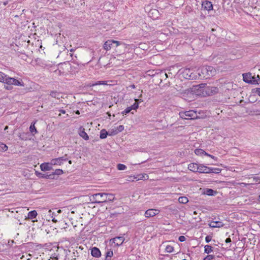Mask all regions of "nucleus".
<instances>
[{
    "instance_id": "1",
    "label": "nucleus",
    "mask_w": 260,
    "mask_h": 260,
    "mask_svg": "<svg viewBox=\"0 0 260 260\" xmlns=\"http://www.w3.org/2000/svg\"><path fill=\"white\" fill-rule=\"evenodd\" d=\"M191 90L193 94L198 96H206L211 94V88L207 83H202L199 85H194Z\"/></svg>"
},
{
    "instance_id": "2",
    "label": "nucleus",
    "mask_w": 260,
    "mask_h": 260,
    "mask_svg": "<svg viewBox=\"0 0 260 260\" xmlns=\"http://www.w3.org/2000/svg\"><path fill=\"white\" fill-rule=\"evenodd\" d=\"M115 199V196L112 193L100 192L92 195V202L100 204L109 201H113Z\"/></svg>"
},
{
    "instance_id": "3",
    "label": "nucleus",
    "mask_w": 260,
    "mask_h": 260,
    "mask_svg": "<svg viewBox=\"0 0 260 260\" xmlns=\"http://www.w3.org/2000/svg\"><path fill=\"white\" fill-rule=\"evenodd\" d=\"M179 116L182 119H194L198 117L196 112L193 110L181 112L179 113Z\"/></svg>"
},
{
    "instance_id": "4",
    "label": "nucleus",
    "mask_w": 260,
    "mask_h": 260,
    "mask_svg": "<svg viewBox=\"0 0 260 260\" xmlns=\"http://www.w3.org/2000/svg\"><path fill=\"white\" fill-rule=\"evenodd\" d=\"M6 81L5 84L8 85L24 86V84L22 79L17 80L14 78H11L8 76Z\"/></svg>"
},
{
    "instance_id": "5",
    "label": "nucleus",
    "mask_w": 260,
    "mask_h": 260,
    "mask_svg": "<svg viewBox=\"0 0 260 260\" xmlns=\"http://www.w3.org/2000/svg\"><path fill=\"white\" fill-rule=\"evenodd\" d=\"M120 44V42L119 41L113 40H109L105 42L104 48L106 50H109L114 47H117Z\"/></svg>"
},
{
    "instance_id": "6",
    "label": "nucleus",
    "mask_w": 260,
    "mask_h": 260,
    "mask_svg": "<svg viewBox=\"0 0 260 260\" xmlns=\"http://www.w3.org/2000/svg\"><path fill=\"white\" fill-rule=\"evenodd\" d=\"M211 10V2L209 1H204L202 2V11L205 12V14L207 15L206 12L208 13V16H210L209 14L210 11Z\"/></svg>"
},
{
    "instance_id": "7",
    "label": "nucleus",
    "mask_w": 260,
    "mask_h": 260,
    "mask_svg": "<svg viewBox=\"0 0 260 260\" xmlns=\"http://www.w3.org/2000/svg\"><path fill=\"white\" fill-rule=\"evenodd\" d=\"M68 160L67 158H66L64 156L60 157L58 158H55L54 159H52L50 161V165L51 166L53 165H61L63 164V161H66Z\"/></svg>"
},
{
    "instance_id": "8",
    "label": "nucleus",
    "mask_w": 260,
    "mask_h": 260,
    "mask_svg": "<svg viewBox=\"0 0 260 260\" xmlns=\"http://www.w3.org/2000/svg\"><path fill=\"white\" fill-rule=\"evenodd\" d=\"M251 74L250 73H245L243 74V81L248 83H251L253 84H258L259 83L257 80H256L254 78H252V80H249L246 79L247 76H250Z\"/></svg>"
},
{
    "instance_id": "9",
    "label": "nucleus",
    "mask_w": 260,
    "mask_h": 260,
    "mask_svg": "<svg viewBox=\"0 0 260 260\" xmlns=\"http://www.w3.org/2000/svg\"><path fill=\"white\" fill-rule=\"evenodd\" d=\"M158 213L159 210L151 209L146 210L145 212L144 215L146 217L149 218L155 216L156 215L158 214Z\"/></svg>"
},
{
    "instance_id": "10",
    "label": "nucleus",
    "mask_w": 260,
    "mask_h": 260,
    "mask_svg": "<svg viewBox=\"0 0 260 260\" xmlns=\"http://www.w3.org/2000/svg\"><path fill=\"white\" fill-rule=\"evenodd\" d=\"M78 134L79 136L85 140H88L89 137L87 134L85 132V128L83 126H80L79 128Z\"/></svg>"
},
{
    "instance_id": "11",
    "label": "nucleus",
    "mask_w": 260,
    "mask_h": 260,
    "mask_svg": "<svg viewBox=\"0 0 260 260\" xmlns=\"http://www.w3.org/2000/svg\"><path fill=\"white\" fill-rule=\"evenodd\" d=\"M200 164L197 163H191L188 165V169L194 172H199L200 169Z\"/></svg>"
},
{
    "instance_id": "12",
    "label": "nucleus",
    "mask_w": 260,
    "mask_h": 260,
    "mask_svg": "<svg viewBox=\"0 0 260 260\" xmlns=\"http://www.w3.org/2000/svg\"><path fill=\"white\" fill-rule=\"evenodd\" d=\"M91 254L93 257L98 258L101 256V252L98 248L94 247L91 249Z\"/></svg>"
},
{
    "instance_id": "13",
    "label": "nucleus",
    "mask_w": 260,
    "mask_h": 260,
    "mask_svg": "<svg viewBox=\"0 0 260 260\" xmlns=\"http://www.w3.org/2000/svg\"><path fill=\"white\" fill-rule=\"evenodd\" d=\"M199 172L201 173H211V168L200 164Z\"/></svg>"
},
{
    "instance_id": "14",
    "label": "nucleus",
    "mask_w": 260,
    "mask_h": 260,
    "mask_svg": "<svg viewBox=\"0 0 260 260\" xmlns=\"http://www.w3.org/2000/svg\"><path fill=\"white\" fill-rule=\"evenodd\" d=\"M124 241V238L123 237H116L112 239V242L115 244L117 246L121 245Z\"/></svg>"
},
{
    "instance_id": "15",
    "label": "nucleus",
    "mask_w": 260,
    "mask_h": 260,
    "mask_svg": "<svg viewBox=\"0 0 260 260\" xmlns=\"http://www.w3.org/2000/svg\"><path fill=\"white\" fill-rule=\"evenodd\" d=\"M40 168L43 171H50L52 169V166L50 163L44 162L40 165Z\"/></svg>"
},
{
    "instance_id": "16",
    "label": "nucleus",
    "mask_w": 260,
    "mask_h": 260,
    "mask_svg": "<svg viewBox=\"0 0 260 260\" xmlns=\"http://www.w3.org/2000/svg\"><path fill=\"white\" fill-rule=\"evenodd\" d=\"M191 70L190 69H185L183 72V75L186 79H191L193 78Z\"/></svg>"
},
{
    "instance_id": "17",
    "label": "nucleus",
    "mask_w": 260,
    "mask_h": 260,
    "mask_svg": "<svg viewBox=\"0 0 260 260\" xmlns=\"http://www.w3.org/2000/svg\"><path fill=\"white\" fill-rule=\"evenodd\" d=\"M144 176L141 177V175H138L137 176H128L126 180L129 182L134 181L135 180H139L142 179Z\"/></svg>"
},
{
    "instance_id": "18",
    "label": "nucleus",
    "mask_w": 260,
    "mask_h": 260,
    "mask_svg": "<svg viewBox=\"0 0 260 260\" xmlns=\"http://www.w3.org/2000/svg\"><path fill=\"white\" fill-rule=\"evenodd\" d=\"M215 218H212V230L214 228H220L224 225V224L221 221H215Z\"/></svg>"
},
{
    "instance_id": "19",
    "label": "nucleus",
    "mask_w": 260,
    "mask_h": 260,
    "mask_svg": "<svg viewBox=\"0 0 260 260\" xmlns=\"http://www.w3.org/2000/svg\"><path fill=\"white\" fill-rule=\"evenodd\" d=\"M194 153L197 155H208L209 156L211 157V155L210 154H208L206 153L204 150L202 149H196L194 150Z\"/></svg>"
},
{
    "instance_id": "20",
    "label": "nucleus",
    "mask_w": 260,
    "mask_h": 260,
    "mask_svg": "<svg viewBox=\"0 0 260 260\" xmlns=\"http://www.w3.org/2000/svg\"><path fill=\"white\" fill-rule=\"evenodd\" d=\"M216 164L212 162V174H219L222 169L220 168L216 167Z\"/></svg>"
},
{
    "instance_id": "21",
    "label": "nucleus",
    "mask_w": 260,
    "mask_h": 260,
    "mask_svg": "<svg viewBox=\"0 0 260 260\" xmlns=\"http://www.w3.org/2000/svg\"><path fill=\"white\" fill-rule=\"evenodd\" d=\"M37 212L36 210H32L28 212L27 218L29 219H33L37 216Z\"/></svg>"
},
{
    "instance_id": "22",
    "label": "nucleus",
    "mask_w": 260,
    "mask_h": 260,
    "mask_svg": "<svg viewBox=\"0 0 260 260\" xmlns=\"http://www.w3.org/2000/svg\"><path fill=\"white\" fill-rule=\"evenodd\" d=\"M36 122V121L32 122L29 127V131L31 132V133L33 135H34L35 134L38 133V131L35 127V125Z\"/></svg>"
},
{
    "instance_id": "23",
    "label": "nucleus",
    "mask_w": 260,
    "mask_h": 260,
    "mask_svg": "<svg viewBox=\"0 0 260 260\" xmlns=\"http://www.w3.org/2000/svg\"><path fill=\"white\" fill-rule=\"evenodd\" d=\"M108 135H109V133L105 129H103L101 131L100 136L101 139H105Z\"/></svg>"
},
{
    "instance_id": "24",
    "label": "nucleus",
    "mask_w": 260,
    "mask_h": 260,
    "mask_svg": "<svg viewBox=\"0 0 260 260\" xmlns=\"http://www.w3.org/2000/svg\"><path fill=\"white\" fill-rule=\"evenodd\" d=\"M8 76L2 72H0V82L5 83Z\"/></svg>"
},
{
    "instance_id": "25",
    "label": "nucleus",
    "mask_w": 260,
    "mask_h": 260,
    "mask_svg": "<svg viewBox=\"0 0 260 260\" xmlns=\"http://www.w3.org/2000/svg\"><path fill=\"white\" fill-rule=\"evenodd\" d=\"M50 96L52 98H56L57 99H59L61 96L60 93L55 91H52L50 93Z\"/></svg>"
},
{
    "instance_id": "26",
    "label": "nucleus",
    "mask_w": 260,
    "mask_h": 260,
    "mask_svg": "<svg viewBox=\"0 0 260 260\" xmlns=\"http://www.w3.org/2000/svg\"><path fill=\"white\" fill-rule=\"evenodd\" d=\"M28 133H23L22 134H20L19 135V137L20 140L26 141L28 139Z\"/></svg>"
},
{
    "instance_id": "27",
    "label": "nucleus",
    "mask_w": 260,
    "mask_h": 260,
    "mask_svg": "<svg viewBox=\"0 0 260 260\" xmlns=\"http://www.w3.org/2000/svg\"><path fill=\"white\" fill-rule=\"evenodd\" d=\"M178 201L180 203L185 204L188 202V200L186 197H180L178 199Z\"/></svg>"
},
{
    "instance_id": "28",
    "label": "nucleus",
    "mask_w": 260,
    "mask_h": 260,
    "mask_svg": "<svg viewBox=\"0 0 260 260\" xmlns=\"http://www.w3.org/2000/svg\"><path fill=\"white\" fill-rule=\"evenodd\" d=\"M8 150V146L4 144V143H0V151H6Z\"/></svg>"
},
{
    "instance_id": "29",
    "label": "nucleus",
    "mask_w": 260,
    "mask_h": 260,
    "mask_svg": "<svg viewBox=\"0 0 260 260\" xmlns=\"http://www.w3.org/2000/svg\"><path fill=\"white\" fill-rule=\"evenodd\" d=\"M56 178L58 177L59 175H60L63 173V171L61 169H56L54 172H53Z\"/></svg>"
},
{
    "instance_id": "30",
    "label": "nucleus",
    "mask_w": 260,
    "mask_h": 260,
    "mask_svg": "<svg viewBox=\"0 0 260 260\" xmlns=\"http://www.w3.org/2000/svg\"><path fill=\"white\" fill-rule=\"evenodd\" d=\"M214 7H215V8H213V5H212V11L214 10L215 14L216 15H217L218 14V13H220V11L219 10V5H215Z\"/></svg>"
},
{
    "instance_id": "31",
    "label": "nucleus",
    "mask_w": 260,
    "mask_h": 260,
    "mask_svg": "<svg viewBox=\"0 0 260 260\" xmlns=\"http://www.w3.org/2000/svg\"><path fill=\"white\" fill-rule=\"evenodd\" d=\"M211 252V245H206L205 246V253L209 254Z\"/></svg>"
},
{
    "instance_id": "32",
    "label": "nucleus",
    "mask_w": 260,
    "mask_h": 260,
    "mask_svg": "<svg viewBox=\"0 0 260 260\" xmlns=\"http://www.w3.org/2000/svg\"><path fill=\"white\" fill-rule=\"evenodd\" d=\"M117 168L118 170H124L126 168V167L123 164H119L117 166Z\"/></svg>"
},
{
    "instance_id": "33",
    "label": "nucleus",
    "mask_w": 260,
    "mask_h": 260,
    "mask_svg": "<svg viewBox=\"0 0 260 260\" xmlns=\"http://www.w3.org/2000/svg\"><path fill=\"white\" fill-rule=\"evenodd\" d=\"M113 253V251H111V250H108L107 251L106 253V260H108L107 258L108 257H111L112 256Z\"/></svg>"
},
{
    "instance_id": "34",
    "label": "nucleus",
    "mask_w": 260,
    "mask_h": 260,
    "mask_svg": "<svg viewBox=\"0 0 260 260\" xmlns=\"http://www.w3.org/2000/svg\"><path fill=\"white\" fill-rule=\"evenodd\" d=\"M174 247L171 245H168L166 248V251L168 253L173 252Z\"/></svg>"
},
{
    "instance_id": "35",
    "label": "nucleus",
    "mask_w": 260,
    "mask_h": 260,
    "mask_svg": "<svg viewBox=\"0 0 260 260\" xmlns=\"http://www.w3.org/2000/svg\"><path fill=\"white\" fill-rule=\"evenodd\" d=\"M132 111L129 107L126 108L124 111L121 112V114L124 115L129 113Z\"/></svg>"
},
{
    "instance_id": "36",
    "label": "nucleus",
    "mask_w": 260,
    "mask_h": 260,
    "mask_svg": "<svg viewBox=\"0 0 260 260\" xmlns=\"http://www.w3.org/2000/svg\"><path fill=\"white\" fill-rule=\"evenodd\" d=\"M203 193L208 196H211V188L205 189Z\"/></svg>"
},
{
    "instance_id": "37",
    "label": "nucleus",
    "mask_w": 260,
    "mask_h": 260,
    "mask_svg": "<svg viewBox=\"0 0 260 260\" xmlns=\"http://www.w3.org/2000/svg\"><path fill=\"white\" fill-rule=\"evenodd\" d=\"M252 93H256L260 96V88H255L252 89Z\"/></svg>"
},
{
    "instance_id": "38",
    "label": "nucleus",
    "mask_w": 260,
    "mask_h": 260,
    "mask_svg": "<svg viewBox=\"0 0 260 260\" xmlns=\"http://www.w3.org/2000/svg\"><path fill=\"white\" fill-rule=\"evenodd\" d=\"M108 133L109 136H114L117 135L118 134V132H117L116 129H112L111 131H109Z\"/></svg>"
},
{
    "instance_id": "39",
    "label": "nucleus",
    "mask_w": 260,
    "mask_h": 260,
    "mask_svg": "<svg viewBox=\"0 0 260 260\" xmlns=\"http://www.w3.org/2000/svg\"><path fill=\"white\" fill-rule=\"evenodd\" d=\"M129 107L131 108L132 110H137L139 107L138 103L137 102H135V103Z\"/></svg>"
},
{
    "instance_id": "40",
    "label": "nucleus",
    "mask_w": 260,
    "mask_h": 260,
    "mask_svg": "<svg viewBox=\"0 0 260 260\" xmlns=\"http://www.w3.org/2000/svg\"><path fill=\"white\" fill-rule=\"evenodd\" d=\"M50 215L51 216V218H52V221L54 222V223H56L57 222V219H56L55 218V216L56 215V213L55 212H52L51 214H50Z\"/></svg>"
},
{
    "instance_id": "41",
    "label": "nucleus",
    "mask_w": 260,
    "mask_h": 260,
    "mask_svg": "<svg viewBox=\"0 0 260 260\" xmlns=\"http://www.w3.org/2000/svg\"><path fill=\"white\" fill-rule=\"evenodd\" d=\"M106 81H100L95 82L93 85H107Z\"/></svg>"
},
{
    "instance_id": "42",
    "label": "nucleus",
    "mask_w": 260,
    "mask_h": 260,
    "mask_svg": "<svg viewBox=\"0 0 260 260\" xmlns=\"http://www.w3.org/2000/svg\"><path fill=\"white\" fill-rule=\"evenodd\" d=\"M48 179H54L57 178L55 176L54 173H53V172H52L51 174L48 173Z\"/></svg>"
},
{
    "instance_id": "43",
    "label": "nucleus",
    "mask_w": 260,
    "mask_h": 260,
    "mask_svg": "<svg viewBox=\"0 0 260 260\" xmlns=\"http://www.w3.org/2000/svg\"><path fill=\"white\" fill-rule=\"evenodd\" d=\"M124 129V126L122 125H120L116 128V130L119 133V132H122Z\"/></svg>"
},
{
    "instance_id": "44",
    "label": "nucleus",
    "mask_w": 260,
    "mask_h": 260,
    "mask_svg": "<svg viewBox=\"0 0 260 260\" xmlns=\"http://www.w3.org/2000/svg\"><path fill=\"white\" fill-rule=\"evenodd\" d=\"M219 245H221L222 246V244H220V243L218 242V244H217L216 243V241L214 240H212V252H213V249L214 248V247L213 246V245L218 246V247H219L220 246Z\"/></svg>"
},
{
    "instance_id": "45",
    "label": "nucleus",
    "mask_w": 260,
    "mask_h": 260,
    "mask_svg": "<svg viewBox=\"0 0 260 260\" xmlns=\"http://www.w3.org/2000/svg\"><path fill=\"white\" fill-rule=\"evenodd\" d=\"M40 177L41 178H45V179H48V173H45V174H41V173H40Z\"/></svg>"
},
{
    "instance_id": "46",
    "label": "nucleus",
    "mask_w": 260,
    "mask_h": 260,
    "mask_svg": "<svg viewBox=\"0 0 260 260\" xmlns=\"http://www.w3.org/2000/svg\"><path fill=\"white\" fill-rule=\"evenodd\" d=\"M178 240L180 242H184L186 240V238L184 236H180L179 237Z\"/></svg>"
},
{
    "instance_id": "47",
    "label": "nucleus",
    "mask_w": 260,
    "mask_h": 260,
    "mask_svg": "<svg viewBox=\"0 0 260 260\" xmlns=\"http://www.w3.org/2000/svg\"><path fill=\"white\" fill-rule=\"evenodd\" d=\"M218 92V88L217 87H212V94Z\"/></svg>"
},
{
    "instance_id": "48",
    "label": "nucleus",
    "mask_w": 260,
    "mask_h": 260,
    "mask_svg": "<svg viewBox=\"0 0 260 260\" xmlns=\"http://www.w3.org/2000/svg\"><path fill=\"white\" fill-rule=\"evenodd\" d=\"M253 180L258 183H260V177H255L253 178Z\"/></svg>"
},
{
    "instance_id": "49",
    "label": "nucleus",
    "mask_w": 260,
    "mask_h": 260,
    "mask_svg": "<svg viewBox=\"0 0 260 260\" xmlns=\"http://www.w3.org/2000/svg\"><path fill=\"white\" fill-rule=\"evenodd\" d=\"M212 197L213 196H215L217 194L219 193V192H218L217 191H214L213 190H212ZM219 194H220V196H222V193L219 192Z\"/></svg>"
},
{
    "instance_id": "50",
    "label": "nucleus",
    "mask_w": 260,
    "mask_h": 260,
    "mask_svg": "<svg viewBox=\"0 0 260 260\" xmlns=\"http://www.w3.org/2000/svg\"><path fill=\"white\" fill-rule=\"evenodd\" d=\"M210 241H211V237L210 236H207L206 237V241L207 243H209Z\"/></svg>"
},
{
    "instance_id": "51",
    "label": "nucleus",
    "mask_w": 260,
    "mask_h": 260,
    "mask_svg": "<svg viewBox=\"0 0 260 260\" xmlns=\"http://www.w3.org/2000/svg\"><path fill=\"white\" fill-rule=\"evenodd\" d=\"M203 260H211V255H208L204 258Z\"/></svg>"
},
{
    "instance_id": "52",
    "label": "nucleus",
    "mask_w": 260,
    "mask_h": 260,
    "mask_svg": "<svg viewBox=\"0 0 260 260\" xmlns=\"http://www.w3.org/2000/svg\"><path fill=\"white\" fill-rule=\"evenodd\" d=\"M225 242L226 244L230 243L231 242V239L230 237L227 238L225 240Z\"/></svg>"
},
{
    "instance_id": "53",
    "label": "nucleus",
    "mask_w": 260,
    "mask_h": 260,
    "mask_svg": "<svg viewBox=\"0 0 260 260\" xmlns=\"http://www.w3.org/2000/svg\"><path fill=\"white\" fill-rule=\"evenodd\" d=\"M135 102H137L138 103V105L140 102H142V101L141 99H135Z\"/></svg>"
},
{
    "instance_id": "54",
    "label": "nucleus",
    "mask_w": 260,
    "mask_h": 260,
    "mask_svg": "<svg viewBox=\"0 0 260 260\" xmlns=\"http://www.w3.org/2000/svg\"><path fill=\"white\" fill-rule=\"evenodd\" d=\"M5 88L6 89H7V90L11 89V87L10 86H5Z\"/></svg>"
},
{
    "instance_id": "55",
    "label": "nucleus",
    "mask_w": 260,
    "mask_h": 260,
    "mask_svg": "<svg viewBox=\"0 0 260 260\" xmlns=\"http://www.w3.org/2000/svg\"><path fill=\"white\" fill-rule=\"evenodd\" d=\"M59 111L61 113H63V114H64L66 113V111L64 110H60Z\"/></svg>"
},
{
    "instance_id": "56",
    "label": "nucleus",
    "mask_w": 260,
    "mask_h": 260,
    "mask_svg": "<svg viewBox=\"0 0 260 260\" xmlns=\"http://www.w3.org/2000/svg\"><path fill=\"white\" fill-rule=\"evenodd\" d=\"M212 159H214L215 160H217V157H215L214 156L212 155Z\"/></svg>"
},
{
    "instance_id": "57",
    "label": "nucleus",
    "mask_w": 260,
    "mask_h": 260,
    "mask_svg": "<svg viewBox=\"0 0 260 260\" xmlns=\"http://www.w3.org/2000/svg\"><path fill=\"white\" fill-rule=\"evenodd\" d=\"M213 25L212 24V32L214 31L215 30H216V28L215 29L214 27H213Z\"/></svg>"
},
{
    "instance_id": "58",
    "label": "nucleus",
    "mask_w": 260,
    "mask_h": 260,
    "mask_svg": "<svg viewBox=\"0 0 260 260\" xmlns=\"http://www.w3.org/2000/svg\"><path fill=\"white\" fill-rule=\"evenodd\" d=\"M143 45H144V44H140L139 47L141 48H143Z\"/></svg>"
},
{
    "instance_id": "59",
    "label": "nucleus",
    "mask_w": 260,
    "mask_h": 260,
    "mask_svg": "<svg viewBox=\"0 0 260 260\" xmlns=\"http://www.w3.org/2000/svg\"><path fill=\"white\" fill-rule=\"evenodd\" d=\"M61 212V210H60V209H59V210H58L57 211V213H60Z\"/></svg>"
},
{
    "instance_id": "60",
    "label": "nucleus",
    "mask_w": 260,
    "mask_h": 260,
    "mask_svg": "<svg viewBox=\"0 0 260 260\" xmlns=\"http://www.w3.org/2000/svg\"><path fill=\"white\" fill-rule=\"evenodd\" d=\"M216 113L217 114H219V113H218V112H219V109H216Z\"/></svg>"
},
{
    "instance_id": "61",
    "label": "nucleus",
    "mask_w": 260,
    "mask_h": 260,
    "mask_svg": "<svg viewBox=\"0 0 260 260\" xmlns=\"http://www.w3.org/2000/svg\"><path fill=\"white\" fill-rule=\"evenodd\" d=\"M215 26L216 27V28H218L219 30H221V28L219 27H218L217 25H215Z\"/></svg>"
},
{
    "instance_id": "62",
    "label": "nucleus",
    "mask_w": 260,
    "mask_h": 260,
    "mask_svg": "<svg viewBox=\"0 0 260 260\" xmlns=\"http://www.w3.org/2000/svg\"><path fill=\"white\" fill-rule=\"evenodd\" d=\"M8 126H6L4 130L6 131V129H8Z\"/></svg>"
},
{
    "instance_id": "63",
    "label": "nucleus",
    "mask_w": 260,
    "mask_h": 260,
    "mask_svg": "<svg viewBox=\"0 0 260 260\" xmlns=\"http://www.w3.org/2000/svg\"><path fill=\"white\" fill-rule=\"evenodd\" d=\"M208 225H209V226L210 227H211V226H212L211 222H209V223H208Z\"/></svg>"
},
{
    "instance_id": "64",
    "label": "nucleus",
    "mask_w": 260,
    "mask_h": 260,
    "mask_svg": "<svg viewBox=\"0 0 260 260\" xmlns=\"http://www.w3.org/2000/svg\"><path fill=\"white\" fill-rule=\"evenodd\" d=\"M76 113L77 114H80V112L78 110H77L76 112Z\"/></svg>"
}]
</instances>
